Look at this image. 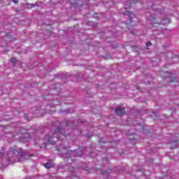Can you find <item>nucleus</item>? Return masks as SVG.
I'll return each instance as SVG.
<instances>
[{
    "mask_svg": "<svg viewBox=\"0 0 179 179\" xmlns=\"http://www.w3.org/2000/svg\"><path fill=\"white\" fill-rule=\"evenodd\" d=\"M26 155L22 150H17L13 148H10L7 153V162L9 164H13L16 162H24Z\"/></svg>",
    "mask_w": 179,
    "mask_h": 179,
    "instance_id": "obj_1",
    "label": "nucleus"
},
{
    "mask_svg": "<svg viewBox=\"0 0 179 179\" xmlns=\"http://www.w3.org/2000/svg\"><path fill=\"white\" fill-rule=\"evenodd\" d=\"M62 129L57 127L55 131L53 136L50 135L47 136L45 138V141H46L48 145H55V142L57 141H62L64 138H66L65 134L62 132Z\"/></svg>",
    "mask_w": 179,
    "mask_h": 179,
    "instance_id": "obj_2",
    "label": "nucleus"
},
{
    "mask_svg": "<svg viewBox=\"0 0 179 179\" xmlns=\"http://www.w3.org/2000/svg\"><path fill=\"white\" fill-rule=\"evenodd\" d=\"M116 114L120 117H122V115H124V108H117L116 109Z\"/></svg>",
    "mask_w": 179,
    "mask_h": 179,
    "instance_id": "obj_3",
    "label": "nucleus"
},
{
    "mask_svg": "<svg viewBox=\"0 0 179 179\" xmlns=\"http://www.w3.org/2000/svg\"><path fill=\"white\" fill-rule=\"evenodd\" d=\"M43 166L45 167V169H52V167H54V165L50 161H48L47 163L44 164Z\"/></svg>",
    "mask_w": 179,
    "mask_h": 179,
    "instance_id": "obj_4",
    "label": "nucleus"
},
{
    "mask_svg": "<svg viewBox=\"0 0 179 179\" xmlns=\"http://www.w3.org/2000/svg\"><path fill=\"white\" fill-rule=\"evenodd\" d=\"M73 154H74V156H76V157H80V156H82V155H83L82 151H80V149L76 150L73 152Z\"/></svg>",
    "mask_w": 179,
    "mask_h": 179,
    "instance_id": "obj_5",
    "label": "nucleus"
},
{
    "mask_svg": "<svg viewBox=\"0 0 179 179\" xmlns=\"http://www.w3.org/2000/svg\"><path fill=\"white\" fill-rule=\"evenodd\" d=\"M154 19H156V15H152L148 17V20H154Z\"/></svg>",
    "mask_w": 179,
    "mask_h": 179,
    "instance_id": "obj_6",
    "label": "nucleus"
},
{
    "mask_svg": "<svg viewBox=\"0 0 179 179\" xmlns=\"http://www.w3.org/2000/svg\"><path fill=\"white\" fill-rule=\"evenodd\" d=\"M124 15H125L126 16H129V19H131V15H132V13H130L129 11H126V12L124 13Z\"/></svg>",
    "mask_w": 179,
    "mask_h": 179,
    "instance_id": "obj_7",
    "label": "nucleus"
},
{
    "mask_svg": "<svg viewBox=\"0 0 179 179\" xmlns=\"http://www.w3.org/2000/svg\"><path fill=\"white\" fill-rule=\"evenodd\" d=\"M20 141L21 142H27V140L26 137H22L20 138Z\"/></svg>",
    "mask_w": 179,
    "mask_h": 179,
    "instance_id": "obj_8",
    "label": "nucleus"
},
{
    "mask_svg": "<svg viewBox=\"0 0 179 179\" xmlns=\"http://www.w3.org/2000/svg\"><path fill=\"white\" fill-rule=\"evenodd\" d=\"M16 61H17L16 58H15V57L11 58V62H13V64H15L16 62Z\"/></svg>",
    "mask_w": 179,
    "mask_h": 179,
    "instance_id": "obj_9",
    "label": "nucleus"
},
{
    "mask_svg": "<svg viewBox=\"0 0 179 179\" xmlns=\"http://www.w3.org/2000/svg\"><path fill=\"white\" fill-rule=\"evenodd\" d=\"M169 22H170L169 21L168 19H165L164 21L161 22L162 24H163V23H169Z\"/></svg>",
    "mask_w": 179,
    "mask_h": 179,
    "instance_id": "obj_10",
    "label": "nucleus"
},
{
    "mask_svg": "<svg viewBox=\"0 0 179 179\" xmlns=\"http://www.w3.org/2000/svg\"><path fill=\"white\" fill-rule=\"evenodd\" d=\"M150 45H152V42H148V43H146V46H147V47H149Z\"/></svg>",
    "mask_w": 179,
    "mask_h": 179,
    "instance_id": "obj_11",
    "label": "nucleus"
},
{
    "mask_svg": "<svg viewBox=\"0 0 179 179\" xmlns=\"http://www.w3.org/2000/svg\"><path fill=\"white\" fill-rule=\"evenodd\" d=\"M63 157H69V154L67 153V154H66L65 155H63Z\"/></svg>",
    "mask_w": 179,
    "mask_h": 179,
    "instance_id": "obj_12",
    "label": "nucleus"
},
{
    "mask_svg": "<svg viewBox=\"0 0 179 179\" xmlns=\"http://www.w3.org/2000/svg\"><path fill=\"white\" fill-rule=\"evenodd\" d=\"M13 2L14 3H17V2H19V0H13Z\"/></svg>",
    "mask_w": 179,
    "mask_h": 179,
    "instance_id": "obj_13",
    "label": "nucleus"
},
{
    "mask_svg": "<svg viewBox=\"0 0 179 179\" xmlns=\"http://www.w3.org/2000/svg\"><path fill=\"white\" fill-rule=\"evenodd\" d=\"M6 121H8L9 119H7L6 117L4 118Z\"/></svg>",
    "mask_w": 179,
    "mask_h": 179,
    "instance_id": "obj_14",
    "label": "nucleus"
},
{
    "mask_svg": "<svg viewBox=\"0 0 179 179\" xmlns=\"http://www.w3.org/2000/svg\"><path fill=\"white\" fill-rule=\"evenodd\" d=\"M31 6H34V4H30Z\"/></svg>",
    "mask_w": 179,
    "mask_h": 179,
    "instance_id": "obj_15",
    "label": "nucleus"
},
{
    "mask_svg": "<svg viewBox=\"0 0 179 179\" xmlns=\"http://www.w3.org/2000/svg\"><path fill=\"white\" fill-rule=\"evenodd\" d=\"M176 146H177V145H178V144H177V142H176Z\"/></svg>",
    "mask_w": 179,
    "mask_h": 179,
    "instance_id": "obj_16",
    "label": "nucleus"
},
{
    "mask_svg": "<svg viewBox=\"0 0 179 179\" xmlns=\"http://www.w3.org/2000/svg\"><path fill=\"white\" fill-rule=\"evenodd\" d=\"M0 156H1V153H0Z\"/></svg>",
    "mask_w": 179,
    "mask_h": 179,
    "instance_id": "obj_17",
    "label": "nucleus"
},
{
    "mask_svg": "<svg viewBox=\"0 0 179 179\" xmlns=\"http://www.w3.org/2000/svg\"><path fill=\"white\" fill-rule=\"evenodd\" d=\"M72 179H73V178H72Z\"/></svg>",
    "mask_w": 179,
    "mask_h": 179,
    "instance_id": "obj_18",
    "label": "nucleus"
}]
</instances>
